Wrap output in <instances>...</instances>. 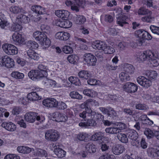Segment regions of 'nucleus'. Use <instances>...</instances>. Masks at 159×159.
<instances>
[{
    "label": "nucleus",
    "mask_w": 159,
    "mask_h": 159,
    "mask_svg": "<svg viewBox=\"0 0 159 159\" xmlns=\"http://www.w3.org/2000/svg\"><path fill=\"white\" fill-rule=\"evenodd\" d=\"M135 35L139 39L138 40L139 44L142 45L144 42L145 40H149L152 39V37L148 32L143 30H139L135 32Z\"/></svg>",
    "instance_id": "f257e3e1"
},
{
    "label": "nucleus",
    "mask_w": 159,
    "mask_h": 159,
    "mask_svg": "<svg viewBox=\"0 0 159 159\" xmlns=\"http://www.w3.org/2000/svg\"><path fill=\"white\" fill-rule=\"evenodd\" d=\"M45 139L48 141L55 142L59 139V134L56 130L49 129L45 132Z\"/></svg>",
    "instance_id": "f03ea898"
},
{
    "label": "nucleus",
    "mask_w": 159,
    "mask_h": 159,
    "mask_svg": "<svg viewBox=\"0 0 159 159\" xmlns=\"http://www.w3.org/2000/svg\"><path fill=\"white\" fill-rule=\"evenodd\" d=\"M104 116L101 113H97L91 110L90 112V126H96L97 125L96 120H103Z\"/></svg>",
    "instance_id": "7ed1b4c3"
},
{
    "label": "nucleus",
    "mask_w": 159,
    "mask_h": 159,
    "mask_svg": "<svg viewBox=\"0 0 159 159\" xmlns=\"http://www.w3.org/2000/svg\"><path fill=\"white\" fill-rule=\"evenodd\" d=\"M2 48L4 52L9 55H14L18 53L17 48L12 44H5L2 46Z\"/></svg>",
    "instance_id": "20e7f679"
},
{
    "label": "nucleus",
    "mask_w": 159,
    "mask_h": 159,
    "mask_svg": "<svg viewBox=\"0 0 159 159\" xmlns=\"http://www.w3.org/2000/svg\"><path fill=\"white\" fill-rule=\"evenodd\" d=\"M123 90L127 93H134L136 92L138 89V86L135 84L127 82L122 85Z\"/></svg>",
    "instance_id": "39448f33"
},
{
    "label": "nucleus",
    "mask_w": 159,
    "mask_h": 159,
    "mask_svg": "<svg viewBox=\"0 0 159 159\" xmlns=\"http://www.w3.org/2000/svg\"><path fill=\"white\" fill-rule=\"evenodd\" d=\"M1 62L3 66H5L8 68L12 67L14 66L13 59L7 56L2 57Z\"/></svg>",
    "instance_id": "423d86ee"
},
{
    "label": "nucleus",
    "mask_w": 159,
    "mask_h": 159,
    "mask_svg": "<svg viewBox=\"0 0 159 159\" xmlns=\"http://www.w3.org/2000/svg\"><path fill=\"white\" fill-rule=\"evenodd\" d=\"M38 41L43 48H48L51 44L50 40L47 37L46 35L44 33H43V34L39 37V39Z\"/></svg>",
    "instance_id": "0eeeda50"
},
{
    "label": "nucleus",
    "mask_w": 159,
    "mask_h": 159,
    "mask_svg": "<svg viewBox=\"0 0 159 159\" xmlns=\"http://www.w3.org/2000/svg\"><path fill=\"white\" fill-rule=\"evenodd\" d=\"M117 11L118 12V14L119 15L116 16L117 19L116 22L119 25L123 26L124 24L127 23V22L125 21V20L127 18V17L126 16L122 14V11L121 8L118 9Z\"/></svg>",
    "instance_id": "6e6552de"
},
{
    "label": "nucleus",
    "mask_w": 159,
    "mask_h": 159,
    "mask_svg": "<svg viewBox=\"0 0 159 159\" xmlns=\"http://www.w3.org/2000/svg\"><path fill=\"white\" fill-rule=\"evenodd\" d=\"M137 80L139 84L145 88H148L152 85V81L143 76H139Z\"/></svg>",
    "instance_id": "1a4fd4ad"
},
{
    "label": "nucleus",
    "mask_w": 159,
    "mask_h": 159,
    "mask_svg": "<svg viewBox=\"0 0 159 159\" xmlns=\"http://www.w3.org/2000/svg\"><path fill=\"white\" fill-rule=\"evenodd\" d=\"M43 104L46 107L49 108L56 107L57 104V101L53 98H48L43 100Z\"/></svg>",
    "instance_id": "9d476101"
},
{
    "label": "nucleus",
    "mask_w": 159,
    "mask_h": 159,
    "mask_svg": "<svg viewBox=\"0 0 159 159\" xmlns=\"http://www.w3.org/2000/svg\"><path fill=\"white\" fill-rule=\"evenodd\" d=\"M152 52V54L151 55V57L148 61L153 66H157L159 65V59L158 57V52L156 51L153 50Z\"/></svg>",
    "instance_id": "9b49d317"
},
{
    "label": "nucleus",
    "mask_w": 159,
    "mask_h": 159,
    "mask_svg": "<svg viewBox=\"0 0 159 159\" xmlns=\"http://www.w3.org/2000/svg\"><path fill=\"white\" fill-rule=\"evenodd\" d=\"M52 116L53 118V120L58 122H64L68 119L67 116L57 112L52 113Z\"/></svg>",
    "instance_id": "f8f14e48"
},
{
    "label": "nucleus",
    "mask_w": 159,
    "mask_h": 159,
    "mask_svg": "<svg viewBox=\"0 0 159 159\" xmlns=\"http://www.w3.org/2000/svg\"><path fill=\"white\" fill-rule=\"evenodd\" d=\"M126 134L129 139L135 141L138 144L139 143V141L138 140V134L135 130L134 129H129L127 131Z\"/></svg>",
    "instance_id": "ddd939ff"
},
{
    "label": "nucleus",
    "mask_w": 159,
    "mask_h": 159,
    "mask_svg": "<svg viewBox=\"0 0 159 159\" xmlns=\"http://www.w3.org/2000/svg\"><path fill=\"white\" fill-rule=\"evenodd\" d=\"M28 75L33 80H36L43 77L38 70H31L29 72Z\"/></svg>",
    "instance_id": "4468645a"
},
{
    "label": "nucleus",
    "mask_w": 159,
    "mask_h": 159,
    "mask_svg": "<svg viewBox=\"0 0 159 159\" xmlns=\"http://www.w3.org/2000/svg\"><path fill=\"white\" fill-rule=\"evenodd\" d=\"M152 51H151L149 50L144 51L139 55V59L141 62H143L147 60L148 61L149 58L151 57V55L152 54Z\"/></svg>",
    "instance_id": "2eb2a0df"
},
{
    "label": "nucleus",
    "mask_w": 159,
    "mask_h": 159,
    "mask_svg": "<svg viewBox=\"0 0 159 159\" xmlns=\"http://www.w3.org/2000/svg\"><path fill=\"white\" fill-rule=\"evenodd\" d=\"M12 38L15 42L20 45L22 44L25 41L22 35L18 32H15L13 34Z\"/></svg>",
    "instance_id": "dca6fc26"
},
{
    "label": "nucleus",
    "mask_w": 159,
    "mask_h": 159,
    "mask_svg": "<svg viewBox=\"0 0 159 159\" xmlns=\"http://www.w3.org/2000/svg\"><path fill=\"white\" fill-rule=\"evenodd\" d=\"M37 113L34 112H30L26 113L24 116L25 120L30 123H33L35 120Z\"/></svg>",
    "instance_id": "f3484780"
},
{
    "label": "nucleus",
    "mask_w": 159,
    "mask_h": 159,
    "mask_svg": "<svg viewBox=\"0 0 159 159\" xmlns=\"http://www.w3.org/2000/svg\"><path fill=\"white\" fill-rule=\"evenodd\" d=\"M1 126L7 130L10 131H13L16 129V126L11 122H4Z\"/></svg>",
    "instance_id": "a211bd4d"
},
{
    "label": "nucleus",
    "mask_w": 159,
    "mask_h": 159,
    "mask_svg": "<svg viewBox=\"0 0 159 159\" xmlns=\"http://www.w3.org/2000/svg\"><path fill=\"white\" fill-rule=\"evenodd\" d=\"M70 36L69 33L65 32H58L55 35L56 39L61 40H67L69 39Z\"/></svg>",
    "instance_id": "6ab92c4d"
},
{
    "label": "nucleus",
    "mask_w": 159,
    "mask_h": 159,
    "mask_svg": "<svg viewBox=\"0 0 159 159\" xmlns=\"http://www.w3.org/2000/svg\"><path fill=\"white\" fill-rule=\"evenodd\" d=\"M91 46L94 49L103 50L104 48L106 46V43L103 42L96 41L92 43Z\"/></svg>",
    "instance_id": "aec40b11"
},
{
    "label": "nucleus",
    "mask_w": 159,
    "mask_h": 159,
    "mask_svg": "<svg viewBox=\"0 0 159 159\" xmlns=\"http://www.w3.org/2000/svg\"><path fill=\"white\" fill-rule=\"evenodd\" d=\"M56 25L64 28H69L72 25V23L70 20L66 19L61 21H58Z\"/></svg>",
    "instance_id": "412c9836"
},
{
    "label": "nucleus",
    "mask_w": 159,
    "mask_h": 159,
    "mask_svg": "<svg viewBox=\"0 0 159 159\" xmlns=\"http://www.w3.org/2000/svg\"><path fill=\"white\" fill-rule=\"evenodd\" d=\"M55 14L58 17L65 19L69 17L70 13L67 11L60 10L56 11Z\"/></svg>",
    "instance_id": "4be33fe9"
},
{
    "label": "nucleus",
    "mask_w": 159,
    "mask_h": 159,
    "mask_svg": "<svg viewBox=\"0 0 159 159\" xmlns=\"http://www.w3.org/2000/svg\"><path fill=\"white\" fill-rule=\"evenodd\" d=\"M17 23L20 21L21 23H27L30 20V18L28 16L23 14H20L18 16L16 19ZM20 23L19 22H18Z\"/></svg>",
    "instance_id": "5701e85b"
},
{
    "label": "nucleus",
    "mask_w": 159,
    "mask_h": 159,
    "mask_svg": "<svg viewBox=\"0 0 159 159\" xmlns=\"http://www.w3.org/2000/svg\"><path fill=\"white\" fill-rule=\"evenodd\" d=\"M53 146L54 148V152L58 157L61 158L65 156L66 153V152L61 148H57V146L56 145H54V144Z\"/></svg>",
    "instance_id": "b1692460"
},
{
    "label": "nucleus",
    "mask_w": 159,
    "mask_h": 159,
    "mask_svg": "<svg viewBox=\"0 0 159 159\" xmlns=\"http://www.w3.org/2000/svg\"><path fill=\"white\" fill-rule=\"evenodd\" d=\"M31 9L36 14L39 15L43 14L45 12L44 8L39 6H32Z\"/></svg>",
    "instance_id": "393cba45"
},
{
    "label": "nucleus",
    "mask_w": 159,
    "mask_h": 159,
    "mask_svg": "<svg viewBox=\"0 0 159 159\" xmlns=\"http://www.w3.org/2000/svg\"><path fill=\"white\" fill-rule=\"evenodd\" d=\"M124 149L123 146L120 145H117L113 148L112 152L115 155H118L123 152Z\"/></svg>",
    "instance_id": "a878e982"
},
{
    "label": "nucleus",
    "mask_w": 159,
    "mask_h": 159,
    "mask_svg": "<svg viewBox=\"0 0 159 159\" xmlns=\"http://www.w3.org/2000/svg\"><path fill=\"white\" fill-rule=\"evenodd\" d=\"M38 69H39L38 70L43 77L47 76L48 75L47 66L41 64L39 65Z\"/></svg>",
    "instance_id": "bb28decb"
},
{
    "label": "nucleus",
    "mask_w": 159,
    "mask_h": 159,
    "mask_svg": "<svg viewBox=\"0 0 159 159\" xmlns=\"http://www.w3.org/2000/svg\"><path fill=\"white\" fill-rule=\"evenodd\" d=\"M17 151L20 153L25 154L29 153L31 151V149L24 146H19L17 148Z\"/></svg>",
    "instance_id": "cd10ccee"
},
{
    "label": "nucleus",
    "mask_w": 159,
    "mask_h": 159,
    "mask_svg": "<svg viewBox=\"0 0 159 159\" xmlns=\"http://www.w3.org/2000/svg\"><path fill=\"white\" fill-rule=\"evenodd\" d=\"M103 133L99 132L95 133L91 136V140L95 141L98 140H102L104 139Z\"/></svg>",
    "instance_id": "c85d7f7f"
},
{
    "label": "nucleus",
    "mask_w": 159,
    "mask_h": 159,
    "mask_svg": "<svg viewBox=\"0 0 159 159\" xmlns=\"http://www.w3.org/2000/svg\"><path fill=\"white\" fill-rule=\"evenodd\" d=\"M39 97L38 94L35 92H33L29 93L27 96L28 100L32 101L37 100L39 99Z\"/></svg>",
    "instance_id": "c756f323"
},
{
    "label": "nucleus",
    "mask_w": 159,
    "mask_h": 159,
    "mask_svg": "<svg viewBox=\"0 0 159 159\" xmlns=\"http://www.w3.org/2000/svg\"><path fill=\"white\" fill-rule=\"evenodd\" d=\"M145 75L150 79H154L157 76V72L154 70H146L145 72Z\"/></svg>",
    "instance_id": "7c9ffc66"
},
{
    "label": "nucleus",
    "mask_w": 159,
    "mask_h": 159,
    "mask_svg": "<svg viewBox=\"0 0 159 159\" xmlns=\"http://www.w3.org/2000/svg\"><path fill=\"white\" fill-rule=\"evenodd\" d=\"M124 69L126 72L130 74H132L134 73L135 68L132 65L125 63L124 64Z\"/></svg>",
    "instance_id": "2f4dec72"
},
{
    "label": "nucleus",
    "mask_w": 159,
    "mask_h": 159,
    "mask_svg": "<svg viewBox=\"0 0 159 159\" xmlns=\"http://www.w3.org/2000/svg\"><path fill=\"white\" fill-rule=\"evenodd\" d=\"M22 28L19 23H14L9 26V30L11 31L17 32L21 30Z\"/></svg>",
    "instance_id": "473e14b6"
},
{
    "label": "nucleus",
    "mask_w": 159,
    "mask_h": 159,
    "mask_svg": "<svg viewBox=\"0 0 159 159\" xmlns=\"http://www.w3.org/2000/svg\"><path fill=\"white\" fill-rule=\"evenodd\" d=\"M117 138L119 140L123 143H127L128 142V136L126 134L122 133L119 134L117 136Z\"/></svg>",
    "instance_id": "72a5a7b5"
},
{
    "label": "nucleus",
    "mask_w": 159,
    "mask_h": 159,
    "mask_svg": "<svg viewBox=\"0 0 159 159\" xmlns=\"http://www.w3.org/2000/svg\"><path fill=\"white\" fill-rule=\"evenodd\" d=\"M27 54L28 57L31 59L36 60L39 58L38 54L32 50L28 51L27 52Z\"/></svg>",
    "instance_id": "f704fd0d"
},
{
    "label": "nucleus",
    "mask_w": 159,
    "mask_h": 159,
    "mask_svg": "<svg viewBox=\"0 0 159 159\" xmlns=\"http://www.w3.org/2000/svg\"><path fill=\"white\" fill-rule=\"evenodd\" d=\"M148 152L150 153L151 157H155L159 156V149L151 148L148 150Z\"/></svg>",
    "instance_id": "c9c22d12"
},
{
    "label": "nucleus",
    "mask_w": 159,
    "mask_h": 159,
    "mask_svg": "<svg viewBox=\"0 0 159 159\" xmlns=\"http://www.w3.org/2000/svg\"><path fill=\"white\" fill-rule=\"evenodd\" d=\"M120 80L122 82H125L130 80V76L125 72H121L119 75Z\"/></svg>",
    "instance_id": "e433bc0d"
},
{
    "label": "nucleus",
    "mask_w": 159,
    "mask_h": 159,
    "mask_svg": "<svg viewBox=\"0 0 159 159\" xmlns=\"http://www.w3.org/2000/svg\"><path fill=\"white\" fill-rule=\"evenodd\" d=\"M144 134L148 139L152 138L155 136V132L153 133L152 130L149 128L145 129Z\"/></svg>",
    "instance_id": "4c0bfd02"
},
{
    "label": "nucleus",
    "mask_w": 159,
    "mask_h": 159,
    "mask_svg": "<svg viewBox=\"0 0 159 159\" xmlns=\"http://www.w3.org/2000/svg\"><path fill=\"white\" fill-rule=\"evenodd\" d=\"M119 130L117 127H111L106 128L105 131L106 133L110 134H116L119 133Z\"/></svg>",
    "instance_id": "58836bf2"
},
{
    "label": "nucleus",
    "mask_w": 159,
    "mask_h": 159,
    "mask_svg": "<svg viewBox=\"0 0 159 159\" xmlns=\"http://www.w3.org/2000/svg\"><path fill=\"white\" fill-rule=\"evenodd\" d=\"M89 135L88 134L85 133H82L79 134L77 136L78 139L80 141H84L87 142L89 141Z\"/></svg>",
    "instance_id": "ea45409f"
},
{
    "label": "nucleus",
    "mask_w": 159,
    "mask_h": 159,
    "mask_svg": "<svg viewBox=\"0 0 159 159\" xmlns=\"http://www.w3.org/2000/svg\"><path fill=\"white\" fill-rule=\"evenodd\" d=\"M11 76L16 79H21L24 77V74L18 71H13L11 74Z\"/></svg>",
    "instance_id": "a19ab883"
},
{
    "label": "nucleus",
    "mask_w": 159,
    "mask_h": 159,
    "mask_svg": "<svg viewBox=\"0 0 159 159\" xmlns=\"http://www.w3.org/2000/svg\"><path fill=\"white\" fill-rule=\"evenodd\" d=\"M138 13L139 15H144L152 14V12L144 7L140 8L138 10Z\"/></svg>",
    "instance_id": "79ce46f5"
},
{
    "label": "nucleus",
    "mask_w": 159,
    "mask_h": 159,
    "mask_svg": "<svg viewBox=\"0 0 159 159\" xmlns=\"http://www.w3.org/2000/svg\"><path fill=\"white\" fill-rule=\"evenodd\" d=\"M103 51L105 54H111L115 52L114 48L110 46H107L106 44V46L104 48Z\"/></svg>",
    "instance_id": "37998d69"
},
{
    "label": "nucleus",
    "mask_w": 159,
    "mask_h": 159,
    "mask_svg": "<svg viewBox=\"0 0 159 159\" xmlns=\"http://www.w3.org/2000/svg\"><path fill=\"white\" fill-rule=\"evenodd\" d=\"M140 118L142 121H144L145 122L144 123L148 124L149 125H151L153 124V122L150 120L148 118L147 115H142L140 117Z\"/></svg>",
    "instance_id": "c03bdc74"
},
{
    "label": "nucleus",
    "mask_w": 159,
    "mask_h": 159,
    "mask_svg": "<svg viewBox=\"0 0 159 159\" xmlns=\"http://www.w3.org/2000/svg\"><path fill=\"white\" fill-rule=\"evenodd\" d=\"M27 44L28 47L31 49H36L39 46L38 44L33 41H28L27 42Z\"/></svg>",
    "instance_id": "a18cd8bd"
},
{
    "label": "nucleus",
    "mask_w": 159,
    "mask_h": 159,
    "mask_svg": "<svg viewBox=\"0 0 159 159\" xmlns=\"http://www.w3.org/2000/svg\"><path fill=\"white\" fill-rule=\"evenodd\" d=\"M70 96L71 98L81 100L82 98V95H80L78 93L72 91L70 93Z\"/></svg>",
    "instance_id": "49530a36"
},
{
    "label": "nucleus",
    "mask_w": 159,
    "mask_h": 159,
    "mask_svg": "<svg viewBox=\"0 0 159 159\" xmlns=\"http://www.w3.org/2000/svg\"><path fill=\"white\" fill-rule=\"evenodd\" d=\"M78 57L75 55H71L69 56L67 58L68 61L71 63L75 64L78 59Z\"/></svg>",
    "instance_id": "de8ad7c7"
},
{
    "label": "nucleus",
    "mask_w": 159,
    "mask_h": 159,
    "mask_svg": "<svg viewBox=\"0 0 159 159\" xmlns=\"http://www.w3.org/2000/svg\"><path fill=\"white\" fill-rule=\"evenodd\" d=\"M78 75L80 78L88 79L89 77V73L88 72L86 71L81 70L78 73Z\"/></svg>",
    "instance_id": "09e8293b"
},
{
    "label": "nucleus",
    "mask_w": 159,
    "mask_h": 159,
    "mask_svg": "<svg viewBox=\"0 0 159 159\" xmlns=\"http://www.w3.org/2000/svg\"><path fill=\"white\" fill-rule=\"evenodd\" d=\"M36 154L39 156L43 157H46L47 156L48 154L45 150L41 149H39L37 151Z\"/></svg>",
    "instance_id": "8fccbe9b"
},
{
    "label": "nucleus",
    "mask_w": 159,
    "mask_h": 159,
    "mask_svg": "<svg viewBox=\"0 0 159 159\" xmlns=\"http://www.w3.org/2000/svg\"><path fill=\"white\" fill-rule=\"evenodd\" d=\"M108 109L109 110L107 115L108 116L112 118L116 117L117 115L116 111H115L113 108L110 107H108Z\"/></svg>",
    "instance_id": "3c124183"
},
{
    "label": "nucleus",
    "mask_w": 159,
    "mask_h": 159,
    "mask_svg": "<svg viewBox=\"0 0 159 159\" xmlns=\"http://www.w3.org/2000/svg\"><path fill=\"white\" fill-rule=\"evenodd\" d=\"M86 21V19L83 16H77L76 22L77 24H81L84 23Z\"/></svg>",
    "instance_id": "603ef678"
},
{
    "label": "nucleus",
    "mask_w": 159,
    "mask_h": 159,
    "mask_svg": "<svg viewBox=\"0 0 159 159\" xmlns=\"http://www.w3.org/2000/svg\"><path fill=\"white\" fill-rule=\"evenodd\" d=\"M150 29L153 33L159 35V27L151 25L150 27Z\"/></svg>",
    "instance_id": "864d4df0"
},
{
    "label": "nucleus",
    "mask_w": 159,
    "mask_h": 159,
    "mask_svg": "<svg viewBox=\"0 0 159 159\" xmlns=\"http://www.w3.org/2000/svg\"><path fill=\"white\" fill-rule=\"evenodd\" d=\"M11 11L15 14H17L21 11L20 8L18 7L13 6L10 9Z\"/></svg>",
    "instance_id": "5fc2aeb1"
},
{
    "label": "nucleus",
    "mask_w": 159,
    "mask_h": 159,
    "mask_svg": "<svg viewBox=\"0 0 159 159\" xmlns=\"http://www.w3.org/2000/svg\"><path fill=\"white\" fill-rule=\"evenodd\" d=\"M135 107L136 109L142 110H145L147 109V106L144 104L139 103L136 104Z\"/></svg>",
    "instance_id": "6e6d98bb"
},
{
    "label": "nucleus",
    "mask_w": 159,
    "mask_h": 159,
    "mask_svg": "<svg viewBox=\"0 0 159 159\" xmlns=\"http://www.w3.org/2000/svg\"><path fill=\"white\" fill-rule=\"evenodd\" d=\"M63 51L66 54L71 53L73 52L72 48L69 46H64L63 49Z\"/></svg>",
    "instance_id": "4d7b16f0"
},
{
    "label": "nucleus",
    "mask_w": 159,
    "mask_h": 159,
    "mask_svg": "<svg viewBox=\"0 0 159 159\" xmlns=\"http://www.w3.org/2000/svg\"><path fill=\"white\" fill-rule=\"evenodd\" d=\"M57 107L59 109L64 110L66 109L67 107V106L65 103L62 102H58Z\"/></svg>",
    "instance_id": "13d9d810"
},
{
    "label": "nucleus",
    "mask_w": 159,
    "mask_h": 159,
    "mask_svg": "<svg viewBox=\"0 0 159 159\" xmlns=\"http://www.w3.org/2000/svg\"><path fill=\"white\" fill-rule=\"evenodd\" d=\"M21 110L20 107L15 106L13 107L12 113L14 115H17L20 113Z\"/></svg>",
    "instance_id": "bf43d9fd"
},
{
    "label": "nucleus",
    "mask_w": 159,
    "mask_h": 159,
    "mask_svg": "<svg viewBox=\"0 0 159 159\" xmlns=\"http://www.w3.org/2000/svg\"><path fill=\"white\" fill-rule=\"evenodd\" d=\"M113 17L109 15H106L104 17V20L107 22L112 23L113 21Z\"/></svg>",
    "instance_id": "052dcab7"
},
{
    "label": "nucleus",
    "mask_w": 159,
    "mask_h": 159,
    "mask_svg": "<svg viewBox=\"0 0 159 159\" xmlns=\"http://www.w3.org/2000/svg\"><path fill=\"white\" fill-rule=\"evenodd\" d=\"M101 149L102 152H108L109 148V146H107L106 144L102 142L100 144Z\"/></svg>",
    "instance_id": "680f3d73"
},
{
    "label": "nucleus",
    "mask_w": 159,
    "mask_h": 159,
    "mask_svg": "<svg viewBox=\"0 0 159 159\" xmlns=\"http://www.w3.org/2000/svg\"><path fill=\"white\" fill-rule=\"evenodd\" d=\"M90 148H91L90 149V153H91V155H92L93 154H94V155H96L98 153V151L95 146L94 145L90 144Z\"/></svg>",
    "instance_id": "e2e57ef3"
},
{
    "label": "nucleus",
    "mask_w": 159,
    "mask_h": 159,
    "mask_svg": "<svg viewBox=\"0 0 159 159\" xmlns=\"http://www.w3.org/2000/svg\"><path fill=\"white\" fill-rule=\"evenodd\" d=\"M4 159H20L19 156L15 154H8L6 155Z\"/></svg>",
    "instance_id": "0e129e2a"
},
{
    "label": "nucleus",
    "mask_w": 159,
    "mask_h": 159,
    "mask_svg": "<svg viewBox=\"0 0 159 159\" xmlns=\"http://www.w3.org/2000/svg\"><path fill=\"white\" fill-rule=\"evenodd\" d=\"M117 126L118 127H117V129L119 130V133L121 132V130L125 129L126 127V125L122 122L119 123Z\"/></svg>",
    "instance_id": "69168bd1"
},
{
    "label": "nucleus",
    "mask_w": 159,
    "mask_h": 159,
    "mask_svg": "<svg viewBox=\"0 0 159 159\" xmlns=\"http://www.w3.org/2000/svg\"><path fill=\"white\" fill-rule=\"evenodd\" d=\"M79 126L84 127L85 128H87L89 126V119L87 120V121L86 120L84 122H81L79 123Z\"/></svg>",
    "instance_id": "338daca9"
},
{
    "label": "nucleus",
    "mask_w": 159,
    "mask_h": 159,
    "mask_svg": "<svg viewBox=\"0 0 159 159\" xmlns=\"http://www.w3.org/2000/svg\"><path fill=\"white\" fill-rule=\"evenodd\" d=\"M97 61V59L95 56L90 53V62H91L92 66H94Z\"/></svg>",
    "instance_id": "774afa93"
}]
</instances>
